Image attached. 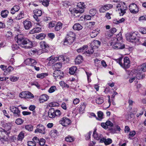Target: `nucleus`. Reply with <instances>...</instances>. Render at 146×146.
<instances>
[{"mask_svg": "<svg viewBox=\"0 0 146 146\" xmlns=\"http://www.w3.org/2000/svg\"><path fill=\"white\" fill-rule=\"evenodd\" d=\"M17 42L21 47L26 48H31L33 46L32 42L20 35H18L17 36Z\"/></svg>", "mask_w": 146, "mask_h": 146, "instance_id": "nucleus-1", "label": "nucleus"}, {"mask_svg": "<svg viewBox=\"0 0 146 146\" xmlns=\"http://www.w3.org/2000/svg\"><path fill=\"white\" fill-rule=\"evenodd\" d=\"M75 39V35L72 31L68 32L67 35L64 42V45H70Z\"/></svg>", "mask_w": 146, "mask_h": 146, "instance_id": "nucleus-2", "label": "nucleus"}, {"mask_svg": "<svg viewBox=\"0 0 146 146\" xmlns=\"http://www.w3.org/2000/svg\"><path fill=\"white\" fill-rule=\"evenodd\" d=\"M117 40V38H115L113 40H111L109 43L110 46H111L114 49H123L125 48L124 44L120 42H116Z\"/></svg>", "mask_w": 146, "mask_h": 146, "instance_id": "nucleus-3", "label": "nucleus"}, {"mask_svg": "<svg viewBox=\"0 0 146 146\" xmlns=\"http://www.w3.org/2000/svg\"><path fill=\"white\" fill-rule=\"evenodd\" d=\"M101 42L98 40H94L91 43V49L88 50L84 53L86 54H92L93 53L95 50L97 49L100 46Z\"/></svg>", "mask_w": 146, "mask_h": 146, "instance_id": "nucleus-4", "label": "nucleus"}, {"mask_svg": "<svg viewBox=\"0 0 146 146\" xmlns=\"http://www.w3.org/2000/svg\"><path fill=\"white\" fill-rule=\"evenodd\" d=\"M137 35L135 33L132 32L127 35L126 38L129 42L136 43L139 41V40L137 37Z\"/></svg>", "mask_w": 146, "mask_h": 146, "instance_id": "nucleus-5", "label": "nucleus"}, {"mask_svg": "<svg viewBox=\"0 0 146 146\" xmlns=\"http://www.w3.org/2000/svg\"><path fill=\"white\" fill-rule=\"evenodd\" d=\"M13 124L11 122L6 123L3 124V129L1 130L2 134H5L8 135L10 133Z\"/></svg>", "mask_w": 146, "mask_h": 146, "instance_id": "nucleus-6", "label": "nucleus"}, {"mask_svg": "<svg viewBox=\"0 0 146 146\" xmlns=\"http://www.w3.org/2000/svg\"><path fill=\"white\" fill-rule=\"evenodd\" d=\"M116 7L118 11L120 10V12H119L120 15L122 16L125 13V11L127 9V7L125 4L123 2H120L117 5Z\"/></svg>", "mask_w": 146, "mask_h": 146, "instance_id": "nucleus-7", "label": "nucleus"}, {"mask_svg": "<svg viewBox=\"0 0 146 146\" xmlns=\"http://www.w3.org/2000/svg\"><path fill=\"white\" fill-rule=\"evenodd\" d=\"M70 11L73 14L74 17H78L84 12V10H77L75 8H70Z\"/></svg>", "mask_w": 146, "mask_h": 146, "instance_id": "nucleus-8", "label": "nucleus"}, {"mask_svg": "<svg viewBox=\"0 0 146 146\" xmlns=\"http://www.w3.org/2000/svg\"><path fill=\"white\" fill-rule=\"evenodd\" d=\"M10 111L13 113L14 117H17L20 116V111L18 108L14 106H11L9 108Z\"/></svg>", "mask_w": 146, "mask_h": 146, "instance_id": "nucleus-9", "label": "nucleus"}, {"mask_svg": "<svg viewBox=\"0 0 146 146\" xmlns=\"http://www.w3.org/2000/svg\"><path fill=\"white\" fill-rule=\"evenodd\" d=\"M130 12L136 14L138 13L139 9L137 5L135 3L131 4L129 6Z\"/></svg>", "mask_w": 146, "mask_h": 146, "instance_id": "nucleus-10", "label": "nucleus"}, {"mask_svg": "<svg viewBox=\"0 0 146 146\" xmlns=\"http://www.w3.org/2000/svg\"><path fill=\"white\" fill-rule=\"evenodd\" d=\"M40 46L42 48L43 52H48L49 49V46L45 41H42L40 43Z\"/></svg>", "mask_w": 146, "mask_h": 146, "instance_id": "nucleus-11", "label": "nucleus"}, {"mask_svg": "<svg viewBox=\"0 0 146 146\" xmlns=\"http://www.w3.org/2000/svg\"><path fill=\"white\" fill-rule=\"evenodd\" d=\"M25 63L26 65L33 66L37 63V61L32 58H28L25 61Z\"/></svg>", "mask_w": 146, "mask_h": 146, "instance_id": "nucleus-12", "label": "nucleus"}, {"mask_svg": "<svg viewBox=\"0 0 146 146\" xmlns=\"http://www.w3.org/2000/svg\"><path fill=\"white\" fill-rule=\"evenodd\" d=\"M71 122V120L68 118L66 117L62 118L59 121L60 123L64 126H68L70 123Z\"/></svg>", "mask_w": 146, "mask_h": 146, "instance_id": "nucleus-13", "label": "nucleus"}, {"mask_svg": "<svg viewBox=\"0 0 146 146\" xmlns=\"http://www.w3.org/2000/svg\"><path fill=\"white\" fill-rule=\"evenodd\" d=\"M124 62L122 64L121 67L125 68H129L130 66V61L129 58L125 57L123 59Z\"/></svg>", "mask_w": 146, "mask_h": 146, "instance_id": "nucleus-14", "label": "nucleus"}, {"mask_svg": "<svg viewBox=\"0 0 146 146\" xmlns=\"http://www.w3.org/2000/svg\"><path fill=\"white\" fill-rule=\"evenodd\" d=\"M35 132H39L42 134L45 133V129L43 125L41 124L38 125L36 127V129L35 130Z\"/></svg>", "mask_w": 146, "mask_h": 146, "instance_id": "nucleus-15", "label": "nucleus"}, {"mask_svg": "<svg viewBox=\"0 0 146 146\" xmlns=\"http://www.w3.org/2000/svg\"><path fill=\"white\" fill-rule=\"evenodd\" d=\"M113 5L111 4H106L102 7L100 8L99 11L101 13L105 12L106 11L109 10L113 7Z\"/></svg>", "mask_w": 146, "mask_h": 146, "instance_id": "nucleus-16", "label": "nucleus"}, {"mask_svg": "<svg viewBox=\"0 0 146 146\" xmlns=\"http://www.w3.org/2000/svg\"><path fill=\"white\" fill-rule=\"evenodd\" d=\"M53 74L54 77L61 79L63 77L64 74L60 70H56L54 71Z\"/></svg>", "mask_w": 146, "mask_h": 146, "instance_id": "nucleus-17", "label": "nucleus"}, {"mask_svg": "<svg viewBox=\"0 0 146 146\" xmlns=\"http://www.w3.org/2000/svg\"><path fill=\"white\" fill-rule=\"evenodd\" d=\"M23 25L24 28L26 30H29L32 27L31 22L29 20H26L23 22Z\"/></svg>", "mask_w": 146, "mask_h": 146, "instance_id": "nucleus-18", "label": "nucleus"}, {"mask_svg": "<svg viewBox=\"0 0 146 146\" xmlns=\"http://www.w3.org/2000/svg\"><path fill=\"white\" fill-rule=\"evenodd\" d=\"M112 140L110 138H108L106 139L103 138L101 139L100 140V142L102 143L104 142L105 144L106 145H108L111 144L112 143Z\"/></svg>", "mask_w": 146, "mask_h": 146, "instance_id": "nucleus-19", "label": "nucleus"}, {"mask_svg": "<svg viewBox=\"0 0 146 146\" xmlns=\"http://www.w3.org/2000/svg\"><path fill=\"white\" fill-rule=\"evenodd\" d=\"M48 98V96L46 94H43L40 96L39 101L40 103H43L47 100Z\"/></svg>", "mask_w": 146, "mask_h": 146, "instance_id": "nucleus-20", "label": "nucleus"}, {"mask_svg": "<svg viewBox=\"0 0 146 146\" xmlns=\"http://www.w3.org/2000/svg\"><path fill=\"white\" fill-rule=\"evenodd\" d=\"M116 31V29L115 28H112L110 30L109 32H107L106 33V36H107L108 38L112 36L113 34L115 33Z\"/></svg>", "mask_w": 146, "mask_h": 146, "instance_id": "nucleus-21", "label": "nucleus"}, {"mask_svg": "<svg viewBox=\"0 0 146 146\" xmlns=\"http://www.w3.org/2000/svg\"><path fill=\"white\" fill-rule=\"evenodd\" d=\"M48 115L50 118H54L55 117V110L53 108H50L48 112Z\"/></svg>", "mask_w": 146, "mask_h": 146, "instance_id": "nucleus-22", "label": "nucleus"}, {"mask_svg": "<svg viewBox=\"0 0 146 146\" xmlns=\"http://www.w3.org/2000/svg\"><path fill=\"white\" fill-rule=\"evenodd\" d=\"M93 136L96 139L99 140L102 139L103 136L101 134H98L96 131H94L93 133Z\"/></svg>", "mask_w": 146, "mask_h": 146, "instance_id": "nucleus-23", "label": "nucleus"}, {"mask_svg": "<svg viewBox=\"0 0 146 146\" xmlns=\"http://www.w3.org/2000/svg\"><path fill=\"white\" fill-rule=\"evenodd\" d=\"M83 60L82 56L80 55H79L76 58L75 62L76 64H79L82 62Z\"/></svg>", "mask_w": 146, "mask_h": 146, "instance_id": "nucleus-24", "label": "nucleus"}, {"mask_svg": "<svg viewBox=\"0 0 146 146\" xmlns=\"http://www.w3.org/2000/svg\"><path fill=\"white\" fill-rule=\"evenodd\" d=\"M20 7L19 6L17 5L14 6L13 7H12L11 9V13L12 14H14L16 12L18 11L20 9Z\"/></svg>", "mask_w": 146, "mask_h": 146, "instance_id": "nucleus-25", "label": "nucleus"}, {"mask_svg": "<svg viewBox=\"0 0 146 146\" xmlns=\"http://www.w3.org/2000/svg\"><path fill=\"white\" fill-rule=\"evenodd\" d=\"M41 29L40 27H36L30 31L29 33L31 34H33L36 33H38L41 31Z\"/></svg>", "mask_w": 146, "mask_h": 146, "instance_id": "nucleus-26", "label": "nucleus"}, {"mask_svg": "<svg viewBox=\"0 0 146 146\" xmlns=\"http://www.w3.org/2000/svg\"><path fill=\"white\" fill-rule=\"evenodd\" d=\"M73 28L75 30L79 31L83 28V27L79 23H76L74 25Z\"/></svg>", "mask_w": 146, "mask_h": 146, "instance_id": "nucleus-27", "label": "nucleus"}, {"mask_svg": "<svg viewBox=\"0 0 146 146\" xmlns=\"http://www.w3.org/2000/svg\"><path fill=\"white\" fill-rule=\"evenodd\" d=\"M62 24L60 22H58L55 25L54 30L55 31H58L60 30L62 28Z\"/></svg>", "mask_w": 146, "mask_h": 146, "instance_id": "nucleus-28", "label": "nucleus"}, {"mask_svg": "<svg viewBox=\"0 0 146 146\" xmlns=\"http://www.w3.org/2000/svg\"><path fill=\"white\" fill-rule=\"evenodd\" d=\"M62 64L60 62L56 63L54 64L53 66V68L54 70H58L61 68Z\"/></svg>", "mask_w": 146, "mask_h": 146, "instance_id": "nucleus-29", "label": "nucleus"}, {"mask_svg": "<svg viewBox=\"0 0 146 146\" xmlns=\"http://www.w3.org/2000/svg\"><path fill=\"white\" fill-rule=\"evenodd\" d=\"M77 68L76 66H73L69 69V73L71 74H74L76 72Z\"/></svg>", "mask_w": 146, "mask_h": 146, "instance_id": "nucleus-30", "label": "nucleus"}, {"mask_svg": "<svg viewBox=\"0 0 146 146\" xmlns=\"http://www.w3.org/2000/svg\"><path fill=\"white\" fill-rule=\"evenodd\" d=\"M48 75V74L46 73L38 74H37L36 77L38 78L43 79Z\"/></svg>", "mask_w": 146, "mask_h": 146, "instance_id": "nucleus-31", "label": "nucleus"}, {"mask_svg": "<svg viewBox=\"0 0 146 146\" xmlns=\"http://www.w3.org/2000/svg\"><path fill=\"white\" fill-rule=\"evenodd\" d=\"M9 13V11L7 10H4L1 12V15L2 17L5 18L7 17Z\"/></svg>", "mask_w": 146, "mask_h": 146, "instance_id": "nucleus-32", "label": "nucleus"}, {"mask_svg": "<svg viewBox=\"0 0 146 146\" xmlns=\"http://www.w3.org/2000/svg\"><path fill=\"white\" fill-rule=\"evenodd\" d=\"M34 16H38V17L40 16L42 14V11L41 10L39 9H36L34 11Z\"/></svg>", "mask_w": 146, "mask_h": 146, "instance_id": "nucleus-33", "label": "nucleus"}, {"mask_svg": "<svg viewBox=\"0 0 146 146\" xmlns=\"http://www.w3.org/2000/svg\"><path fill=\"white\" fill-rule=\"evenodd\" d=\"M15 19H13L11 17L8 18L7 21V24L10 26L13 25L15 23Z\"/></svg>", "mask_w": 146, "mask_h": 146, "instance_id": "nucleus-34", "label": "nucleus"}, {"mask_svg": "<svg viewBox=\"0 0 146 146\" xmlns=\"http://www.w3.org/2000/svg\"><path fill=\"white\" fill-rule=\"evenodd\" d=\"M58 133L57 130L54 129L51 130L50 132V135L53 137H55Z\"/></svg>", "mask_w": 146, "mask_h": 146, "instance_id": "nucleus-35", "label": "nucleus"}, {"mask_svg": "<svg viewBox=\"0 0 146 146\" xmlns=\"http://www.w3.org/2000/svg\"><path fill=\"white\" fill-rule=\"evenodd\" d=\"M46 35L44 33H41L38 35L36 36V38L39 40H42L46 36Z\"/></svg>", "mask_w": 146, "mask_h": 146, "instance_id": "nucleus-36", "label": "nucleus"}, {"mask_svg": "<svg viewBox=\"0 0 146 146\" xmlns=\"http://www.w3.org/2000/svg\"><path fill=\"white\" fill-rule=\"evenodd\" d=\"M40 2H42V4L45 6L47 7L49 4L50 0H39Z\"/></svg>", "mask_w": 146, "mask_h": 146, "instance_id": "nucleus-37", "label": "nucleus"}, {"mask_svg": "<svg viewBox=\"0 0 146 146\" xmlns=\"http://www.w3.org/2000/svg\"><path fill=\"white\" fill-rule=\"evenodd\" d=\"M24 12L23 11H21L16 17V19L17 20L21 19L24 17Z\"/></svg>", "mask_w": 146, "mask_h": 146, "instance_id": "nucleus-38", "label": "nucleus"}, {"mask_svg": "<svg viewBox=\"0 0 146 146\" xmlns=\"http://www.w3.org/2000/svg\"><path fill=\"white\" fill-rule=\"evenodd\" d=\"M99 32L98 31L94 30L90 33V35L92 38H93L95 37L98 34Z\"/></svg>", "mask_w": 146, "mask_h": 146, "instance_id": "nucleus-39", "label": "nucleus"}, {"mask_svg": "<svg viewBox=\"0 0 146 146\" xmlns=\"http://www.w3.org/2000/svg\"><path fill=\"white\" fill-rule=\"evenodd\" d=\"M87 47V45H84L83 46L80 47V48L77 49V51L78 52H83L84 50H86Z\"/></svg>", "mask_w": 146, "mask_h": 146, "instance_id": "nucleus-40", "label": "nucleus"}, {"mask_svg": "<svg viewBox=\"0 0 146 146\" xmlns=\"http://www.w3.org/2000/svg\"><path fill=\"white\" fill-rule=\"evenodd\" d=\"M24 133L22 132H21L18 135L17 139L19 141H21L24 138Z\"/></svg>", "mask_w": 146, "mask_h": 146, "instance_id": "nucleus-41", "label": "nucleus"}, {"mask_svg": "<svg viewBox=\"0 0 146 146\" xmlns=\"http://www.w3.org/2000/svg\"><path fill=\"white\" fill-rule=\"evenodd\" d=\"M96 103L98 104H101L104 102L103 99L102 98L100 97L97 98L96 100Z\"/></svg>", "mask_w": 146, "mask_h": 146, "instance_id": "nucleus-42", "label": "nucleus"}, {"mask_svg": "<svg viewBox=\"0 0 146 146\" xmlns=\"http://www.w3.org/2000/svg\"><path fill=\"white\" fill-rule=\"evenodd\" d=\"M19 79V77L15 76H11L9 79L10 81L12 82H15L17 81Z\"/></svg>", "mask_w": 146, "mask_h": 146, "instance_id": "nucleus-43", "label": "nucleus"}, {"mask_svg": "<svg viewBox=\"0 0 146 146\" xmlns=\"http://www.w3.org/2000/svg\"><path fill=\"white\" fill-rule=\"evenodd\" d=\"M56 90V88L55 86H51L48 90V92L49 93H52L54 92Z\"/></svg>", "mask_w": 146, "mask_h": 146, "instance_id": "nucleus-44", "label": "nucleus"}, {"mask_svg": "<svg viewBox=\"0 0 146 146\" xmlns=\"http://www.w3.org/2000/svg\"><path fill=\"white\" fill-rule=\"evenodd\" d=\"M86 104V103L83 102L80 105V108L79 109V110L80 111H82L84 110Z\"/></svg>", "mask_w": 146, "mask_h": 146, "instance_id": "nucleus-45", "label": "nucleus"}, {"mask_svg": "<svg viewBox=\"0 0 146 146\" xmlns=\"http://www.w3.org/2000/svg\"><path fill=\"white\" fill-rule=\"evenodd\" d=\"M77 7L78 8L80 9V10H84V9L85 8L84 5L81 2L78 3Z\"/></svg>", "mask_w": 146, "mask_h": 146, "instance_id": "nucleus-46", "label": "nucleus"}, {"mask_svg": "<svg viewBox=\"0 0 146 146\" xmlns=\"http://www.w3.org/2000/svg\"><path fill=\"white\" fill-rule=\"evenodd\" d=\"M65 140L66 141L68 142H72L74 141V139L72 137L70 136H68L65 137Z\"/></svg>", "mask_w": 146, "mask_h": 146, "instance_id": "nucleus-47", "label": "nucleus"}, {"mask_svg": "<svg viewBox=\"0 0 146 146\" xmlns=\"http://www.w3.org/2000/svg\"><path fill=\"white\" fill-rule=\"evenodd\" d=\"M24 121L21 118H19L16 119L15 123L17 125H20Z\"/></svg>", "mask_w": 146, "mask_h": 146, "instance_id": "nucleus-48", "label": "nucleus"}, {"mask_svg": "<svg viewBox=\"0 0 146 146\" xmlns=\"http://www.w3.org/2000/svg\"><path fill=\"white\" fill-rule=\"evenodd\" d=\"M34 97L33 94L29 91H27L26 98H32Z\"/></svg>", "mask_w": 146, "mask_h": 146, "instance_id": "nucleus-49", "label": "nucleus"}, {"mask_svg": "<svg viewBox=\"0 0 146 146\" xmlns=\"http://www.w3.org/2000/svg\"><path fill=\"white\" fill-rule=\"evenodd\" d=\"M27 91L23 92L20 93L19 95V96L21 98H26Z\"/></svg>", "mask_w": 146, "mask_h": 146, "instance_id": "nucleus-50", "label": "nucleus"}, {"mask_svg": "<svg viewBox=\"0 0 146 146\" xmlns=\"http://www.w3.org/2000/svg\"><path fill=\"white\" fill-rule=\"evenodd\" d=\"M56 25V22L52 21L48 23V27L49 29H51L54 27Z\"/></svg>", "mask_w": 146, "mask_h": 146, "instance_id": "nucleus-51", "label": "nucleus"}, {"mask_svg": "<svg viewBox=\"0 0 146 146\" xmlns=\"http://www.w3.org/2000/svg\"><path fill=\"white\" fill-rule=\"evenodd\" d=\"M145 76V75L144 74H141L140 73L137 74L136 77L138 79H141L143 78Z\"/></svg>", "mask_w": 146, "mask_h": 146, "instance_id": "nucleus-52", "label": "nucleus"}, {"mask_svg": "<svg viewBox=\"0 0 146 146\" xmlns=\"http://www.w3.org/2000/svg\"><path fill=\"white\" fill-rule=\"evenodd\" d=\"M140 70L143 72H145L146 71V63L143 64L141 66Z\"/></svg>", "mask_w": 146, "mask_h": 146, "instance_id": "nucleus-53", "label": "nucleus"}, {"mask_svg": "<svg viewBox=\"0 0 146 146\" xmlns=\"http://www.w3.org/2000/svg\"><path fill=\"white\" fill-rule=\"evenodd\" d=\"M14 69L13 67L11 66H9L5 71V72L7 73H10Z\"/></svg>", "mask_w": 146, "mask_h": 146, "instance_id": "nucleus-54", "label": "nucleus"}, {"mask_svg": "<svg viewBox=\"0 0 146 146\" xmlns=\"http://www.w3.org/2000/svg\"><path fill=\"white\" fill-rule=\"evenodd\" d=\"M25 128L27 130L31 131H32L33 130V127L31 125H27L25 126Z\"/></svg>", "mask_w": 146, "mask_h": 146, "instance_id": "nucleus-55", "label": "nucleus"}, {"mask_svg": "<svg viewBox=\"0 0 146 146\" xmlns=\"http://www.w3.org/2000/svg\"><path fill=\"white\" fill-rule=\"evenodd\" d=\"M103 113L102 111H99L98 113V117L100 119L99 120H101L103 118Z\"/></svg>", "mask_w": 146, "mask_h": 146, "instance_id": "nucleus-56", "label": "nucleus"}, {"mask_svg": "<svg viewBox=\"0 0 146 146\" xmlns=\"http://www.w3.org/2000/svg\"><path fill=\"white\" fill-rule=\"evenodd\" d=\"M97 13V11L96 9H92L90 11V14L92 16H94Z\"/></svg>", "mask_w": 146, "mask_h": 146, "instance_id": "nucleus-57", "label": "nucleus"}, {"mask_svg": "<svg viewBox=\"0 0 146 146\" xmlns=\"http://www.w3.org/2000/svg\"><path fill=\"white\" fill-rule=\"evenodd\" d=\"M106 123L108 128V127L109 126L112 127H113V124L110 121H107L106 122Z\"/></svg>", "mask_w": 146, "mask_h": 146, "instance_id": "nucleus-58", "label": "nucleus"}, {"mask_svg": "<svg viewBox=\"0 0 146 146\" xmlns=\"http://www.w3.org/2000/svg\"><path fill=\"white\" fill-rule=\"evenodd\" d=\"M38 143L41 146L44 145L45 143V140L43 139H41L39 140Z\"/></svg>", "mask_w": 146, "mask_h": 146, "instance_id": "nucleus-59", "label": "nucleus"}, {"mask_svg": "<svg viewBox=\"0 0 146 146\" xmlns=\"http://www.w3.org/2000/svg\"><path fill=\"white\" fill-rule=\"evenodd\" d=\"M32 140L33 141L34 143H35L36 144V143H38L39 142V140L38 138L36 137H34L33 139Z\"/></svg>", "mask_w": 146, "mask_h": 146, "instance_id": "nucleus-60", "label": "nucleus"}, {"mask_svg": "<svg viewBox=\"0 0 146 146\" xmlns=\"http://www.w3.org/2000/svg\"><path fill=\"white\" fill-rule=\"evenodd\" d=\"M55 116H60L61 114V113L59 110H56L55 111Z\"/></svg>", "mask_w": 146, "mask_h": 146, "instance_id": "nucleus-61", "label": "nucleus"}, {"mask_svg": "<svg viewBox=\"0 0 146 146\" xmlns=\"http://www.w3.org/2000/svg\"><path fill=\"white\" fill-rule=\"evenodd\" d=\"M12 47L13 50H18L19 48V47L16 44L12 45Z\"/></svg>", "mask_w": 146, "mask_h": 146, "instance_id": "nucleus-62", "label": "nucleus"}, {"mask_svg": "<svg viewBox=\"0 0 146 146\" xmlns=\"http://www.w3.org/2000/svg\"><path fill=\"white\" fill-rule=\"evenodd\" d=\"M28 146H36V144L33 141H30L28 142Z\"/></svg>", "mask_w": 146, "mask_h": 146, "instance_id": "nucleus-63", "label": "nucleus"}, {"mask_svg": "<svg viewBox=\"0 0 146 146\" xmlns=\"http://www.w3.org/2000/svg\"><path fill=\"white\" fill-rule=\"evenodd\" d=\"M101 125L104 129H108L107 125L106 124V122L101 123Z\"/></svg>", "mask_w": 146, "mask_h": 146, "instance_id": "nucleus-64", "label": "nucleus"}]
</instances>
